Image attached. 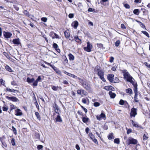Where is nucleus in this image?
Wrapping results in <instances>:
<instances>
[{
  "label": "nucleus",
  "instance_id": "obj_1",
  "mask_svg": "<svg viewBox=\"0 0 150 150\" xmlns=\"http://www.w3.org/2000/svg\"><path fill=\"white\" fill-rule=\"evenodd\" d=\"M120 71L123 74L124 78L125 79L131 83L134 86V91L135 94H138L137 91V84L133 77L131 76L129 73L126 69L121 70Z\"/></svg>",
  "mask_w": 150,
  "mask_h": 150
},
{
  "label": "nucleus",
  "instance_id": "obj_2",
  "mask_svg": "<svg viewBox=\"0 0 150 150\" xmlns=\"http://www.w3.org/2000/svg\"><path fill=\"white\" fill-rule=\"evenodd\" d=\"M80 106L83 109L85 113L84 114L82 113V112L81 111L79 110L77 111V113L79 115L82 116L81 118L82 119V121L83 123L85 124H87L88 122H90V121L89 119L87 117L86 115L88 112L87 109L81 105H80Z\"/></svg>",
  "mask_w": 150,
  "mask_h": 150
},
{
  "label": "nucleus",
  "instance_id": "obj_3",
  "mask_svg": "<svg viewBox=\"0 0 150 150\" xmlns=\"http://www.w3.org/2000/svg\"><path fill=\"white\" fill-rule=\"evenodd\" d=\"M94 70L95 72H97V74L100 78L104 82L106 81L104 77V71L100 66L96 65L95 67Z\"/></svg>",
  "mask_w": 150,
  "mask_h": 150
},
{
  "label": "nucleus",
  "instance_id": "obj_4",
  "mask_svg": "<svg viewBox=\"0 0 150 150\" xmlns=\"http://www.w3.org/2000/svg\"><path fill=\"white\" fill-rule=\"evenodd\" d=\"M79 80L81 85L86 90H91V84L89 83V82L86 79H83L80 78V79H79Z\"/></svg>",
  "mask_w": 150,
  "mask_h": 150
},
{
  "label": "nucleus",
  "instance_id": "obj_5",
  "mask_svg": "<svg viewBox=\"0 0 150 150\" xmlns=\"http://www.w3.org/2000/svg\"><path fill=\"white\" fill-rule=\"evenodd\" d=\"M138 142L137 140L132 138L129 137L128 140L126 142V143L128 145L130 144H136Z\"/></svg>",
  "mask_w": 150,
  "mask_h": 150
},
{
  "label": "nucleus",
  "instance_id": "obj_6",
  "mask_svg": "<svg viewBox=\"0 0 150 150\" xmlns=\"http://www.w3.org/2000/svg\"><path fill=\"white\" fill-rule=\"evenodd\" d=\"M44 63L50 66L59 75H61V71L55 66H54L53 65L51 64L50 63H48L46 61H44Z\"/></svg>",
  "mask_w": 150,
  "mask_h": 150
},
{
  "label": "nucleus",
  "instance_id": "obj_7",
  "mask_svg": "<svg viewBox=\"0 0 150 150\" xmlns=\"http://www.w3.org/2000/svg\"><path fill=\"white\" fill-rule=\"evenodd\" d=\"M87 44L86 47H84L83 49L85 51L88 52H90L91 51V50L93 48V45L89 41L87 42Z\"/></svg>",
  "mask_w": 150,
  "mask_h": 150
},
{
  "label": "nucleus",
  "instance_id": "obj_8",
  "mask_svg": "<svg viewBox=\"0 0 150 150\" xmlns=\"http://www.w3.org/2000/svg\"><path fill=\"white\" fill-rule=\"evenodd\" d=\"M137 109L136 108H133L131 110L130 113V116L131 118L134 117L137 115Z\"/></svg>",
  "mask_w": 150,
  "mask_h": 150
},
{
  "label": "nucleus",
  "instance_id": "obj_9",
  "mask_svg": "<svg viewBox=\"0 0 150 150\" xmlns=\"http://www.w3.org/2000/svg\"><path fill=\"white\" fill-rule=\"evenodd\" d=\"M44 76H39L38 78L33 83L32 86H37L38 85V83L39 82L41 81V79H43Z\"/></svg>",
  "mask_w": 150,
  "mask_h": 150
},
{
  "label": "nucleus",
  "instance_id": "obj_10",
  "mask_svg": "<svg viewBox=\"0 0 150 150\" xmlns=\"http://www.w3.org/2000/svg\"><path fill=\"white\" fill-rule=\"evenodd\" d=\"M77 93L78 94L81 96L82 97L86 96L87 95V92L85 90L82 89H79L77 90Z\"/></svg>",
  "mask_w": 150,
  "mask_h": 150
},
{
  "label": "nucleus",
  "instance_id": "obj_11",
  "mask_svg": "<svg viewBox=\"0 0 150 150\" xmlns=\"http://www.w3.org/2000/svg\"><path fill=\"white\" fill-rule=\"evenodd\" d=\"M96 117L97 119L99 121L101 120L102 118L104 120H105L106 118L105 114L104 113L103 111L101 112L100 115L96 116Z\"/></svg>",
  "mask_w": 150,
  "mask_h": 150
},
{
  "label": "nucleus",
  "instance_id": "obj_12",
  "mask_svg": "<svg viewBox=\"0 0 150 150\" xmlns=\"http://www.w3.org/2000/svg\"><path fill=\"white\" fill-rule=\"evenodd\" d=\"M6 137L4 135L0 137V141L3 146L5 147H6L7 146V145L6 142Z\"/></svg>",
  "mask_w": 150,
  "mask_h": 150
},
{
  "label": "nucleus",
  "instance_id": "obj_13",
  "mask_svg": "<svg viewBox=\"0 0 150 150\" xmlns=\"http://www.w3.org/2000/svg\"><path fill=\"white\" fill-rule=\"evenodd\" d=\"M3 35L5 38L8 39L10 38L12 36V34L9 32H6L5 31L3 32Z\"/></svg>",
  "mask_w": 150,
  "mask_h": 150
},
{
  "label": "nucleus",
  "instance_id": "obj_14",
  "mask_svg": "<svg viewBox=\"0 0 150 150\" xmlns=\"http://www.w3.org/2000/svg\"><path fill=\"white\" fill-rule=\"evenodd\" d=\"M88 135L90 138L92 140V141L95 143L98 144V142L97 140L95 138V137L94 136V135L91 132L89 133Z\"/></svg>",
  "mask_w": 150,
  "mask_h": 150
},
{
  "label": "nucleus",
  "instance_id": "obj_15",
  "mask_svg": "<svg viewBox=\"0 0 150 150\" xmlns=\"http://www.w3.org/2000/svg\"><path fill=\"white\" fill-rule=\"evenodd\" d=\"M6 98L8 100L13 102H17L19 101V100L17 98L14 96L10 97L8 96H6Z\"/></svg>",
  "mask_w": 150,
  "mask_h": 150
},
{
  "label": "nucleus",
  "instance_id": "obj_16",
  "mask_svg": "<svg viewBox=\"0 0 150 150\" xmlns=\"http://www.w3.org/2000/svg\"><path fill=\"white\" fill-rule=\"evenodd\" d=\"M114 75L113 74H108L107 76V79L111 83L113 82Z\"/></svg>",
  "mask_w": 150,
  "mask_h": 150
},
{
  "label": "nucleus",
  "instance_id": "obj_17",
  "mask_svg": "<svg viewBox=\"0 0 150 150\" xmlns=\"http://www.w3.org/2000/svg\"><path fill=\"white\" fill-rule=\"evenodd\" d=\"M23 113L21 110L19 109H17L15 110V115L16 116H21Z\"/></svg>",
  "mask_w": 150,
  "mask_h": 150
},
{
  "label": "nucleus",
  "instance_id": "obj_18",
  "mask_svg": "<svg viewBox=\"0 0 150 150\" xmlns=\"http://www.w3.org/2000/svg\"><path fill=\"white\" fill-rule=\"evenodd\" d=\"M52 47L57 52L59 53L60 52V50L58 46L57 43H54L52 45Z\"/></svg>",
  "mask_w": 150,
  "mask_h": 150
},
{
  "label": "nucleus",
  "instance_id": "obj_19",
  "mask_svg": "<svg viewBox=\"0 0 150 150\" xmlns=\"http://www.w3.org/2000/svg\"><path fill=\"white\" fill-rule=\"evenodd\" d=\"M130 121L132 123L133 126L134 127H136L138 128H139V129H144V128L142 127L141 125H139L137 124H136L134 123V121L133 120H130Z\"/></svg>",
  "mask_w": 150,
  "mask_h": 150
},
{
  "label": "nucleus",
  "instance_id": "obj_20",
  "mask_svg": "<svg viewBox=\"0 0 150 150\" xmlns=\"http://www.w3.org/2000/svg\"><path fill=\"white\" fill-rule=\"evenodd\" d=\"M79 24L77 21H73L71 23V26L73 27L75 29H76L77 27L79 25Z\"/></svg>",
  "mask_w": 150,
  "mask_h": 150
},
{
  "label": "nucleus",
  "instance_id": "obj_21",
  "mask_svg": "<svg viewBox=\"0 0 150 150\" xmlns=\"http://www.w3.org/2000/svg\"><path fill=\"white\" fill-rule=\"evenodd\" d=\"M105 90L107 91H114L115 90V88L111 86H106L104 87V88Z\"/></svg>",
  "mask_w": 150,
  "mask_h": 150
},
{
  "label": "nucleus",
  "instance_id": "obj_22",
  "mask_svg": "<svg viewBox=\"0 0 150 150\" xmlns=\"http://www.w3.org/2000/svg\"><path fill=\"white\" fill-rule=\"evenodd\" d=\"M75 41L77 43L81 44L82 43L81 40L79 38L78 35H75L74 37Z\"/></svg>",
  "mask_w": 150,
  "mask_h": 150
},
{
  "label": "nucleus",
  "instance_id": "obj_23",
  "mask_svg": "<svg viewBox=\"0 0 150 150\" xmlns=\"http://www.w3.org/2000/svg\"><path fill=\"white\" fill-rule=\"evenodd\" d=\"M62 58L63 60V63L64 64H65L68 63V59L65 55H64L62 56Z\"/></svg>",
  "mask_w": 150,
  "mask_h": 150
},
{
  "label": "nucleus",
  "instance_id": "obj_24",
  "mask_svg": "<svg viewBox=\"0 0 150 150\" xmlns=\"http://www.w3.org/2000/svg\"><path fill=\"white\" fill-rule=\"evenodd\" d=\"M64 34L66 38L67 39L69 38L70 36V34L69 32V30H66L64 32Z\"/></svg>",
  "mask_w": 150,
  "mask_h": 150
},
{
  "label": "nucleus",
  "instance_id": "obj_25",
  "mask_svg": "<svg viewBox=\"0 0 150 150\" xmlns=\"http://www.w3.org/2000/svg\"><path fill=\"white\" fill-rule=\"evenodd\" d=\"M12 42L15 45H19L21 44V42L19 38L13 39Z\"/></svg>",
  "mask_w": 150,
  "mask_h": 150
},
{
  "label": "nucleus",
  "instance_id": "obj_26",
  "mask_svg": "<svg viewBox=\"0 0 150 150\" xmlns=\"http://www.w3.org/2000/svg\"><path fill=\"white\" fill-rule=\"evenodd\" d=\"M55 106L54 107V109L55 112L58 115H59V112L58 111L59 110L60 111V110L59 109V107L57 104H55Z\"/></svg>",
  "mask_w": 150,
  "mask_h": 150
},
{
  "label": "nucleus",
  "instance_id": "obj_27",
  "mask_svg": "<svg viewBox=\"0 0 150 150\" xmlns=\"http://www.w3.org/2000/svg\"><path fill=\"white\" fill-rule=\"evenodd\" d=\"M109 94L111 98H114L116 96V94L115 93L112 92L111 91H110L109 92Z\"/></svg>",
  "mask_w": 150,
  "mask_h": 150
},
{
  "label": "nucleus",
  "instance_id": "obj_28",
  "mask_svg": "<svg viewBox=\"0 0 150 150\" xmlns=\"http://www.w3.org/2000/svg\"><path fill=\"white\" fill-rule=\"evenodd\" d=\"M55 121L56 122H62V119L60 116L59 114L58 115L56 118H55Z\"/></svg>",
  "mask_w": 150,
  "mask_h": 150
},
{
  "label": "nucleus",
  "instance_id": "obj_29",
  "mask_svg": "<svg viewBox=\"0 0 150 150\" xmlns=\"http://www.w3.org/2000/svg\"><path fill=\"white\" fill-rule=\"evenodd\" d=\"M34 81L35 79L33 78H30L29 77H27L26 79L27 82L29 83L34 82Z\"/></svg>",
  "mask_w": 150,
  "mask_h": 150
},
{
  "label": "nucleus",
  "instance_id": "obj_30",
  "mask_svg": "<svg viewBox=\"0 0 150 150\" xmlns=\"http://www.w3.org/2000/svg\"><path fill=\"white\" fill-rule=\"evenodd\" d=\"M136 21L139 23L140 25L142 28H144L145 29H146L145 25L139 21H137V20H136Z\"/></svg>",
  "mask_w": 150,
  "mask_h": 150
},
{
  "label": "nucleus",
  "instance_id": "obj_31",
  "mask_svg": "<svg viewBox=\"0 0 150 150\" xmlns=\"http://www.w3.org/2000/svg\"><path fill=\"white\" fill-rule=\"evenodd\" d=\"M141 10L142 11L143 15H146L148 13V11L144 8H142Z\"/></svg>",
  "mask_w": 150,
  "mask_h": 150
},
{
  "label": "nucleus",
  "instance_id": "obj_32",
  "mask_svg": "<svg viewBox=\"0 0 150 150\" xmlns=\"http://www.w3.org/2000/svg\"><path fill=\"white\" fill-rule=\"evenodd\" d=\"M149 138V135L146 132V134H144L143 136V139L144 141L146 140Z\"/></svg>",
  "mask_w": 150,
  "mask_h": 150
},
{
  "label": "nucleus",
  "instance_id": "obj_33",
  "mask_svg": "<svg viewBox=\"0 0 150 150\" xmlns=\"http://www.w3.org/2000/svg\"><path fill=\"white\" fill-rule=\"evenodd\" d=\"M69 59L70 60H74V56L71 54L69 53L68 54Z\"/></svg>",
  "mask_w": 150,
  "mask_h": 150
},
{
  "label": "nucleus",
  "instance_id": "obj_34",
  "mask_svg": "<svg viewBox=\"0 0 150 150\" xmlns=\"http://www.w3.org/2000/svg\"><path fill=\"white\" fill-rule=\"evenodd\" d=\"M6 70L9 72H12L13 71L12 69L8 65H6L5 67Z\"/></svg>",
  "mask_w": 150,
  "mask_h": 150
},
{
  "label": "nucleus",
  "instance_id": "obj_35",
  "mask_svg": "<svg viewBox=\"0 0 150 150\" xmlns=\"http://www.w3.org/2000/svg\"><path fill=\"white\" fill-rule=\"evenodd\" d=\"M108 137L109 140H111L114 139V137L113 136V134L112 133H111L108 136Z\"/></svg>",
  "mask_w": 150,
  "mask_h": 150
},
{
  "label": "nucleus",
  "instance_id": "obj_36",
  "mask_svg": "<svg viewBox=\"0 0 150 150\" xmlns=\"http://www.w3.org/2000/svg\"><path fill=\"white\" fill-rule=\"evenodd\" d=\"M35 114L37 119L40 121L41 120V117L39 113L38 112H36L35 113Z\"/></svg>",
  "mask_w": 150,
  "mask_h": 150
},
{
  "label": "nucleus",
  "instance_id": "obj_37",
  "mask_svg": "<svg viewBox=\"0 0 150 150\" xmlns=\"http://www.w3.org/2000/svg\"><path fill=\"white\" fill-rule=\"evenodd\" d=\"M133 13L137 15H138L140 13V11H139V9H136L133 10Z\"/></svg>",
  "mask_w": 150,
  "mask_h": 150
},
{
  "label": "nucleus",
  "instance_id": "obj_38",
  "mask_svg": "<svg viewBox=\"0 0 150 150\" xmlns=\"http://www.w3.org/2000/svg\"><path fill=\"white\" fill-rule=\"evenodd\" d=\"M87 101H88V103H89V100L87 98H83L82 99V102L84 104H86Z\"/></svg>",
  "mask_w": 150,
  "mask_h": 150
},
{
  "label": "nucleus",
  "instance_id": "obj_39",
  "mask_svg": "<svg viewBox=\"0 0 150 150\" xmlns=\"http://www.w3.org/2000/svg\"><path fill=\"white\" fill-rule=\"evenodd\" d=\"M126 92L127 93L132 94V89L130 88H128L125 90Z\"/></svg>",
  "mask_w": 150,
  "mask_h": 150
},
{
  "label": "nucleus",
  "instance_id": "obj_40",
  "mask_svg": "<svg viewBox=\"0 0 150 150\" xmlns=\"http://www.w3.org/2000/svg\"><path fill=\"white\" fill-rule=\"evenodd\" d=\"M52 89L54 91H57L58 90L59 87L58 86H51Z\"/></svg>",
  "mask_w": 150,
  "mask_h": 150
},
{
  "label": "nucleus",
  "instance_id": "obj_41",
  "mask_svg": "<svg viewBox=\"0 0 150 150\" xmlns=\"http://www.w3.org/2000/svg\"><path fill=\"white\" fill-rule=\"evenodd\" d=\"M5 81H4L2 79H0V85L5 86Z\"/></svg>",
  "mask_w": 150,
  "mask_h": 150
},
{
  "label": "nucleus",
  "instance_id": "obj_42",
  "mask_svg": "<svg viewBox=\"0 0 150 150\" xmlns=\"http://www.w3.org/2000/svg\"><path fill=\"white\" fill-rule=\"evenodd\" d=\"M10 111L8 112L10 113L15 108L14 105L12 104H11L10 105Z\"/></svg>",
  "mask_w": 150,
  "mask_h": 150
},
{
  "label": "nucleus",
  "instance_id": "obj_43",
  "mask_svg": "<svg viewBox=\"0 0 150 150\" xmlns=\"http://www.w3.org/2000/svg\"><path fill=\"white\" fill-rule=\"evenodd\" d=\"M3 54L8 59H10V57L8 53L6 52H3Z\"/></svg>",
  "mask_w": 150,
  "mask_h": 150
},
{
  "label": "nucleus",
  "instance_id": "obj_44",
  "mask_svg": "<svg viewBox=\"0 0 150 150\" xmlns=\"http://www.w3.org/2000/svg\"><path fill=\"white\" fill-rule=\"evenodd\" d=\"M114 142L115 143L119 144L120 143V139L119 138H115L114 139Z\"/></svg>",
  "mask_w": 150,
  "mask_h": 150
},
{
  "label": "nucleus",
  "instance_id": "obj_45",
  "mask_svg": "<svg viewBox=\"0 0 150 150\" xmlns=\"http://www.w3.org/2000/svg\"><path fill=\"white\" fill-rule=\"evenodd\" d=\"M12 131L14 133V134L15 135H16L17 134V131L16 128L14 127V126H12Z\"/></svg>",
  "mask_w": 150,
  "mask_h": 150
},
{
  "label": "nucleus",
  "instance_id": "obj_46",
  "mask_svg": "<svg viewBox=\"0 0 150 150\" xmlns=\"http://www.w3.org/2000/svg\"><path fill=\"white\" fill-rule=\"evenodd\" d=\"M142 32L144 35H145L146 37L149 38L150 37L149 35V33L146 31H142Z\"/></svg>",
  "mask_w": 150,
  "mask_h": 150
},
{
  "label": "nucleus",
  "instance_id": "obj_47",
  "mask_svg": "<svg viewBox=\"0 0 150 150\" xmlns=\"http://www.w3.org/2000/svg\"><path fill=\"white\" fill-rule=\"evenodd\" d=\"M55 34V33L53 31H52L50 32V36L52 37V39H54V34Z\"/></svg>",
  "mask_w": 150,
  "mask_h": 150
},
{
  "label": "nucleus",
  "instance_id": "obj_48",
  "mask_svg": "<svg viewBox=\"0 0 150 150\" xmlns=\"http://www.w3.org/2000/svg\"><path fill=\"white\" fill-rule=\"evenodd\" d=\"M138 94H135L134 96V100L135 102H138L139 100L137 98Z\"/></svg>",
  "mask_w": 150,
  "mask_h": 150
},
{
  "label": "nucleus",
  "instance_id": "obj_49",
  "mask_svg": "<svg viewBox=\"0 0 150 150\" xmlns=\"http://www.w3.org/2000/svg\"><path fill=\"white\" fill-rule=\"evenodd\" d=\"M120 44V41L119 40H117L115 43V46L117 47H118Z\"/></svg>",
  "mask_w": 150,
  "mask_h": 150
},
{
  "label": "nucleus",
  "instance_id": "obj_50",
  "mask_svg": "<svg viewBox=\"0 0 150 150\" xmlns=\"http://www.w3.org/2000/svg\"><path fill=\"white\" fill-rule=\"evenodd\" d=\"M15 139L14 138H12L11 139V143L13 146H15Z\"/></svg>",
  "mask_w": 150,
  "mask_h": 150
},
{
  "label": "nucleus",
  "instance_id": "obj_51",
  "mask_svg": "<svg viewBox=\"0 0 150 150\" xmlns=\"http://www.w3.org/2000/svg\"><path fill=\"white\" fill-rule=\"evenodd\" d=\"M119 79L117 77H115V78L114 79V80H113V83H119Z\"/></svg>",
  "mask_w": 150,
  "mask_h": 150
},
{
  "label": "nucleus",
  "instance_id": "obj_52",
  "mask_svg": "<svg viewBox=\"0 0 150 150\" xmlns=\"http://www.w3.org/2000/svg\"><path fill=\"white\" fill-rule=\"evenodd\" d=\"M97 46L99 48H102L103 47V45L101 43H97Z\"/></svg>",
  "mask_w": 150,
  "mask_h": 150
},
{
  "label": "nucleus",
  "instance_id": "obj_53",
  "mask_svg": "<svg viewBox=\"0 0 150 150\" xmlns=\"http://www.w3.org/2000/svg\"><path fill=\"white\" fill-rule=\"evenodd\" d=\"M8 109L7 106L5 105V106H4L2 107V110L4 111H6Z\"/></svg>",
  "mask_w": 150,
  "mask_h": 150
},
{
  "label": "nucleus",
  "instance_id": "obj_54",
  "mask_svg": "<svg viewBox=\"0 0 150 150\" xmlns=\"http://www.w3.org/2000/svg\"><path fill=\"white\" fill-rule=\"evenodd\" d=\"M100 104L98 102H95L93 103V105L95 107H97L99 106Z\"/></svg>",
  "mask_w": 150,
  "mask_h": 150
},
{
  "label": "nucleus",
  "instance_id": "obj_55",
  "mask_svg": "<svg viewBox=\"0 0 150 150\" xmlns=\"http://www.w3.org/2000/svg\"><path fill=\"white\" fill-rule=\"evenodd\" d=\"M108 1V0H101L100 1V3L102 5L105 6V5L104 4V3L105 2H106V1Z\"/></svg>",
  "mask_w": 150,
  "mask_h": 150
},
{
  "label": "nucleus",
  "instance_id": "obj_56",
  "mask_svg": "<svg viewBox=\"0 0 150 150\" xmlns=\"http://www.w3.org/2000/svg\"><path fill=\"white\" fill-rule=\"evenodd\" d=\"M124 6L126 8L129 9L130 8V6L127 4H124L123 3Z\"/></svg>",
  "mask_w": 150,
  "mask_h": 150
},
{
  "label": "nucleus",
  "instance_id": "obj_57",
  "mask_svg": "<svg viewBox=\"0 0 150 150\" xmlns=\"http://www.w3.org/2000/svg\"><path fill=\"white\" fill-rule=\"evenodd\" d=\"M71 77H72V78H74L76 79H77L78 80H79V79H80V78L78 77L77 76H76L75 75L73 74H72V75L71 76Z\"/></svg>",
  "mask_w": 150,
  "mask_h": 150
},
{
  "label": "nucleus",
  "instance_id": "obj_58",
  "mask_svg": "<svg viewBox=\"0 0 150 150\" xmlns=\"http://www.w3.org/2000/svg\"><path fill=\"white\" fill-rule=\"evenodd\" d=\"M125 101L121 99L119 102V104L121 105H123L124 104Z\"/></svg>",
  "mask_w": 150,
  "mask_h": 150
},
{
  "label": "nucleus",
  "instance_id": "obj_59",
  "mask_svg": "<svg viewBox=\"0 0 150 150\" xmlns=\"http://www.w3.org/2000/svg\"><path fill=\"white\" fill-rule=\"evenodd\" d=\"M34 104L35 105L36 107L37 108V109L38 110H39V105L38 104V103L37 101H35Z\"/></svg>",
  "mask_w": 150,
  "mask_h": 150
},
{
  "label": "nucleus",
  "instance_id": "obj_60",
  "mask_svg": "<svg viewBox=\"0 0 150 150\" xmlns=\"http://www.w3.org/2000/svg\"><path fill=\"white\" fill-rule=\"evenodd\" d=\"M43 147V146L42 145H38L37 146V149L38 150H40Z\"/></svg>",
  "mask_w": 150,
  "mask_h": 150
},
{
  "label": "nucleus",
  "instance_id": "obj_61",
  "mask_svg": "<svg viewBox=\"0 0 150 150\" xmlns=\"http://www.w3.org/2000/svg\"><path fill=\"white\" fill-rule=\"evenodd\" d=\"M23 13L26 16H29V13L26 10H25L24 11Z\"/></svg>",
  "mask_w": 150,
  "mask_h": 150
},
{
  "label": "nucleus",
  "instance_id": "obj_62",
  "mask_svg": "<svg viewBox=\"0 0 150 150\" xmlns=\"http://www.w3.org/2000/svg\"><path fill=\"white\" fill-rule=\"evenodd\" d=\"M62 83L64 84L67 85V86H69V82L66 80H64L62 82Z\"/></svg>",
  "mask_w": 150,
  "mask_h": 150
},
{
  "label": "nucleus",
  "instance_id": "obj_63",
  "mask_svg": "<svg viewBox=\"0 0 150 150\" xmlns=\"http://www.w3.org/2000/svg\"><path fill=\"white\" fill-rule=\"evenodd\" d=\"M41 20L44 22H46L47 21V18L46 17H42L41 18Z\"/></svg>",
  "mask_w": 150,
  "mask_h": 150
},
{
  "label": "nucleus",
  "instance_id": "obj_64",
  "mask_svg": "<svg viewBox=\"0 0 150 150\" xmlns=\"http://www.w3.org/2000/svg\"><path fill=\"white\" fill-rule=\"evenodd\" d=\"M114 58L113 57H110L109 62L110 63H112L113 62Z\"/></svg>",
  "mask_w": 150,
  "mask_h": 150
}]
</instances>
